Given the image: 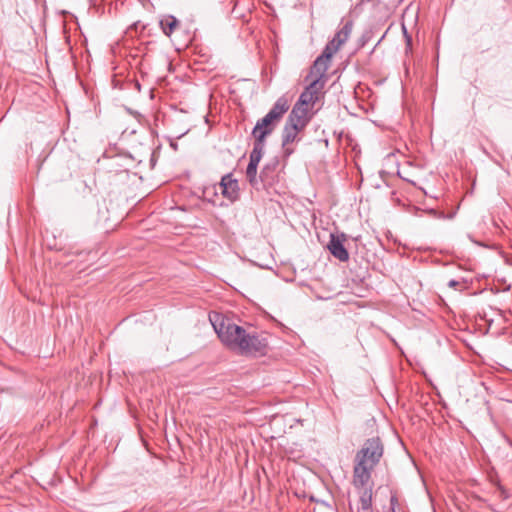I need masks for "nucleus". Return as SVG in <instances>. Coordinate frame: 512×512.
Masks as SVG:
<instances>
[{
  "instance_id": "nucleus-1",
  "label": "nucleus",
  "mask_w": 512,
  "mask_h": 512,
  "mask_svg": "<svg viewBox=\"0 0 512 512\" xmlns=\"http://www.w3.org/2000/svg\"><path fill=\"white\" fill-rule=\"evenodd\" d=\"M383 453L381 439L372 437L365 441L355 455L352 484L359 494L361 509L365 512H372V471L380 462Z\"/></svg>"
},
{
  "instance_id": "nucleus-2",
  "label": "nucleus",
  "mask_w": 512,
  "mask_h": 512,
  "mask_svg": "<svg viewBox=\"0 0 512 512\" xmlns=\"http://www.w3.org/2000/svg\"><path fill=\"white\" fill-rule=\"evenodd\" d=\"M213 327L221 342L233 351L246 356H263L267 353L268 341L263 333L246 330L235 323L221 321Z\"/></svg>"
},
{
  "instance_id": "nucleus-3",
  "label": "nucleus",
  "mask_w": 512,
  "mask_h": 512,
  "mask_svg": "<svg viewBox=\"0 0 512 512\" xmlns=\"http://www.w3.org/2000/svg\"><path fill=\"white\" fill-rule=\"evenodd\" d=\"M353 25L354 23L352 20H347L335 33L334 37L326 44L321 55L315 59L306 79H313L324 84L326 83L328 79L326 72L331 66L332 57L349 39Z\"/></svg>"
},
{
  "instance_id": "nucleus-4",
  "label": "nucleus",
  "mask_w": 512,
  "mask_h": 512,
  "mask_svg": "<svg viewBox=\"0 0 512 512\" xmlns=\"http://www.w3.org/2000/svg\"><path fill=\"white\" fill-rule=\"evenodd\" d=\"M276 126L277 125L266 116L259 119L252 130V136L254 137L253 148L264 150L266 137L275 130Z\"/></svg>"
},
{
  "instance_id": "nucleus-5",
  "label": "nucleus",
  "mask_w": 512,
  "mask_h": 512,
  "mask_svg": "<svg viewBox=\"0 0 512 512\" xmlns=\"http://www.w3.org/2000/svg\"><path fill=\"white\" fill-rule=\"evenodd\" d=\"M304 129L303 126L292 123L289 120L286 121L282 131V147L285 156H290L294 152L292 144L300 140L298 135Z\"/></svg>"
},
{
  "instance_id": "nucleus-6",
  "label": "nucleus",
  "mask_w": 512,
  "mask_h": 512,
  "mask_svg": "<svg viewBox=\"0 0 512 512\" xmlns=\"http://www.w3.org/2000/svg\"><path fill=\"white\" fill-rule=\"evenodd\" d=\"M279 162L273 159L268 162L261 170L259 175V189H266L273 186L279 180L278 172Z\"/></svg>"
},
{
  "instance_id": "nucleus-7",
  "label": "nucleus",
  "mask_w": 512,
  "mask_h": 512,
  "mask_svg": "<svg viewBox=\"0 0 512 512\" xmlns=\"http://www.w3.org/2000/svg\"><path fill=\"white\" fill-rule=\"evenodd\" d=\"M309 85L301 93L299 97L300 103H304L306 106L313 107L314 104L320 99L324 83L318 82V80L308 79Z\"/></svg>"
},
{
  "instance_id": "nucleus-8",
  "label": "nucleus",
  "mask_w": 512,
  "mask_h": 512,
  "mask_svg": "<svg viewBox=\"0 0 512 512\" xmlns=\"http://www.w3.org/2000/svg\"><path fill=\"white\" fill-rule=\"evenodd\" d=\"M264 150L253 148L250 156L249 163L246 169V177L250 185L259 190V177L257 176V167L263 156Z\"/></svg>"
},
{
  "instance_id": "nucleus-9",
  "label": "nucleus",
  "mask_w": 512,
  "mask_h": 512,
  "mask_svg": "<svg viewBox=\"0 0 512 512\" xmlns=\"http://www.w3.org/2000/svg\"><path fill=\"white\" fill-rule=\"evenodd\" d=\"M345 240L346 236L343 233L340 235L331 234L330 241L327 245L330 253L341 262H346L349 260V253L343 244Z\"/></svg>"
},
{
  "instance_id": "nucleus-10",
  "label": "nucleus",
  "mask_w": 512,
  "mask_h": 512,
  "mask_svg": "<svg viewBox=\"0 0 512 512\" xmlns=\"http://www.w3.org/2000/svg\"><path fill=\"white\" fill-rule=\"evenodd\" d=\"M222 195L230 201H235L239 197V186L231 173L224 175L220 181Z\"/></svg>"
},
{
  "instance_id": "nucleus-11",
  "label": "nucleus",
  "mask_w": 512,
  "mask_h": 512,
  "mask_svg": "<svg viewBox=\"0 0 512 512\" xmlns=\"http://www.w3.org/2000/svg\"><path fill=\"white\" fill-rule=\"evenodd\" d=\"M308 107L309 106H306L304 103H300V101L297 100L287 120L305 128L310 120L308 116Z\"/></svg>"
},
{
  "instance_id": "nucleus-12",
  "label": "nucleus",
  "mask_w": 512,
  "mask_h": 512,
  "mask_svg": "<svg viewBox=\"0 0 512 512\" xmlns=\"http://www.w3.org/2000/svg\"><path fill=\"white\" fill-rule=\"evenodd\" d=\"M289 107L290 104L288 99L285 96H282L277 99L273 107L265 116L273 121L276 125H278L284 114L288 111Z\"/></svg>"
},
{
  "instance_id": "nucleus-13",
  "label": "nucleus",
  "mask_w": 512,
  "mask_h": 512,
  "mask_svg": "<svg viewBox=\"0 0 512 512\" xmlns=\"http://www.w3.org/2000/svg\"><path fill=\"white\" fill-rule=\"evenodd\" d=\"M159 25L162 32L169 38L181 27L180 21L173 15H164L160 19Z\"/></svg>"
},
{
  "instance_id": "nucleus-14",
  "label": "nucleus",
  "mask_w": 512,
  "mask_h": 512,
  "mask_svg": "<svg viewBox=\"0 0 512 512\" xmlns=\"http://www.w3.org/2000/svg\"><path fill=\"white\" fill-rule=\"evenodd\" d=\"M448 286L451 287V288H464L465 287V283L461 280H455V279H451L449 282H448Z\"/></svg>"
},
{
  "instance_id": "nucleus-15",
  "label": "nucleus",
  "mask_w": 512,
  "mask_h": 512,
  "mask_svg": "<svg viewBox=\"0 0 512 512\" xmlns=\"http://www.w3.org/2000/svg\"><path fill=\"white\" fill-rule=\"evenodd\" d=\"M498 489L503 499H507L509 497L508 491L502 485L499 484Z\"/></svg>"
},
{
  "instance_id": "nucleus-16",
  "label": "nucleus",
  "mask_w": 512,
  "mask_h": 512,
  "mask_svg": "<svg viewBox=\"0 0 512 512\" xmlns=\"http://www.w3.org/2000/svg\"><path fill=\"white\" fill-rule=\"evenodd\" d=\"M404 35H405V38H406L407 47L410 49L411 48L412 39H411V36H409L407 34V31L405 29H404Z\"/></svg>"
},
{
  "instance_id": "nucleus-17",
  "label": "nucleus",
  "mask_w": 512,
  "mask_h": 512,
  "mask_svg": "<svg viewBox=\"0 0 512 512\" xmlns=\"http://www.w3.org/2000/svg\"><path fill=\"white\" fill-rule=\"evenodd\" d=\"M390 503H391V511L392 512H396L395 511V504L397 503V499L395 497H391Z\"/></svg>"
},
{
  "instance_id": "nucleus-18",
  "label": "nucleus",
  "mask_w": 512,
  "mask_h": 512,
  "mask_svg": "<svg viewBox=\"0 0 512 512\" xmlns=\"http://www.w3.org/2000/svg\"><path fill=\"white\" fill-rule=\"evenodd\" d=\"M170 146H171L174 150H177V148H178L177 144H176L174 141H171V142H170Z\"/></svg>"
}]
</instances>
